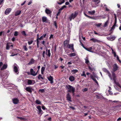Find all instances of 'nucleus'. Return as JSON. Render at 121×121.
Instances as JSON below:
<instances>
[{
	"label": "nucleus",
	"instance_id": "nucleus-1",
	"mask_svg": "<svg viewBox=\"0 0 121 121\" xmlns=\"http://www.w3.org/2000/svg\"><path fill=\"white\" fill-rule=\"evenodd\" d=\"M113 71L112 72V79L114 81V83L119 87L121 88V86H120L119 83L118 82H117V78L114 72H115L119 68L118 66L117 65V64H114L113 65Z\"/></svg>",
	"mask_w": 121,
	"mask_h": 121
},
{
	"label": "nucleus",
	"instance_id": "nucleus-2",
	"mask_svg": "<svg viewBox=\"0 0 121 121\" xmlns=\"http://www.w3.org/2000/svg\"><path fill=\"white\" fill-rule=\"evenodd\" d=\"M66 88L68 90V91L70 92H72V93L73 94L75 91V88L73 87L70 85H68L66 86Z\"/></svg>",
	"mask_w": 121,
	"mask_h": 121
},
{
	"label": "nucleus",
	"instance_id": "nucleus-3",
	"mask_svg": "<svg viewBox=\"0 0 121 121\" xmlns=\"http://www.w3.org/2000/svg\"><path fill=\"white\" fill-rule=\"evenodd\" d=\"M78 12L77 11H75L74 13H72L69 17V21H71L72 19H74L77 16Z\"/></svg>",
	"mask_w": 121,
	"mask_h": 121
},
{
	"label": "nucleus",
	"instance_id": "nucleus-4",
	"mask_svg": "<svg viewBox=\"0 0 121 121\" xmlns=\"http://www.w3.org/2000/svg\"><path fill=\"white\" fill-rule=\"evenodd\" d=\"M102 70L103 71L106 73L107 74H108L110 79L112 80V78L111 76V75L109 72L106 68H103L102 69Z\"/></svg>",
	"mask_w": 121,
	"mask_h": 121
},
{
	"label": "nucleus",
	"instance_id": "nucleus-5",
	"mask_svg": "<svg viewBox=\"0 0 121 121\" xmlns=\"http://www.w3.org/2000/svg\"><path fill=\"white\" fill-rule=\"evenodd\" d=\"M114 15L115 16L114 22V24L111 28L112 30L113 29L114 30L115 29V27L117 26V25H116L117 22V18L115 14H114Z\"/></svg>",
	"mask_w": 121,
	"mask_h": 121
},
{
	"label": "nucleus",
	"instance_id": "nucleus-6",
	"mask_svg": "<svg viewBox=\"0 0 121 121\" xmlns=\"http://www.w3.org/2000/svg\"><path fill=\"white\" fill-rule=\"evenodd\" d=\"M35 82V81L34 80L30 79H28L27 80V83L28 85H33Z\"/></svg>",
	"mask_w": 121,
	"mask_h": 121
},
{
	"label": "nucleus",
	"instance_id": "nucleus-7",
	"mask_svg": "<svg viewBox=\"0 0 121 121\" xmlns=\"http://www.w3.org/2000/svg\"><path fill=\"white\" fill-rule=\"evenodd\" d=\"M13 103L15 104H18L19 102V100L17 98H15L12 99Z\"/></svg>",
	"mask_w": 121,
	"mask_h": 121
},
{
	"label": "nucleus",
	"instance_id": "nucleus-8",
	"mask_svg": "<svg viewBox=\"0 0 121 121\" xmlns=\"http://www.w3.org/2000/svg\"><path fill=\"white\" fill-rule=\"evenodd\" d=\"M66 97L67 100L70 102L72 101L71 95L69 93H68L67 94Z\"/></svg>",
	"mask_w": 121,
	"mask_h": 121
},
{
	"label": "nucleus",
	"instance_id": "nucleus-9",
	"mask_svg": "<svg viewBox=\"0 0 121 121\" xmlns=\"http://www.w3.org/2000/svg\"><path fill=\"white\" fill-rule=\"evenodd\" d=\"M69 41L67 40H66L64 41V46L65 47H66V48H68V46L69 45H71V44H69Z\"/></svg>",
	"mask_w": 121,
	"mask_h": 121
},
{
	"label": "nucleus",
	"instance_id": "nucleus-10",
	"mask_svg": "<svg viewBox=\"0 0 121 121\" xmlns=\"http://www.w3.org/2000/svg\"><path fill=\"white\" fill-rule=\"evenodd\" d=\"M36 108L39 110L38 114H39L42 115L43 113V111H42L41 109V106L39 105Z\"/></svg>",
	"mask_w": 121,
	"mask_h": 121
},
{
	"label": "nucleus",
	"instance_id": "nucleus-11",
	"mask_svg": "<svg viewBox=\"0 0 121 121\" xmlns=\"http://www.w3.org/2000/svg\"><path fill=\"white\" fill-rule=\"evenodd\" d=\"M25 89L26 91L30 93H31L32 92V90H33L32 88L30 86L26 87Z\"/></svg>",
	"mask_w": 121,
	"mask_h": 121
},
{
	"label": "nucleus",
	"instance_id": "nucleus-12",
	"mask_svg": "<svg viewBox=\"0 0 121 121\" xmlns=\"http://www.w3.org/2000/svg\"><path fill=\"white\" fill-rule=\"evenodd\" d=\"M66 7V6L65 5H64L61 8L59 9L58 10V11L56 14V16H58L59 14H60L61 12V11L63 9Z\"/></svg>",
	"mask_w": 121,
	"mask_h": 121
},
{
	"label": "nucleus",
	"instance_id": "nucleus-13",
	"mask_svg": "<svg viewBox=\"0 0 121 121\" xmlns=\"http://www.w3.org/2000/svg\"><path fill=\"white\" fill-rule=\"evenodd\" d=\"M68 48L70 49L72 51V52H75L74 49V44H73L71 45H69L68 46Z\"/></svg>",
	"mask_w": 121,
	"mask_h": 121
},
{
	"label": "nucleus",
	"instance_id": "nucleus-14",
	"mask_svg": "<svg viewBox=\"0 0 121 121\" xmlns=\"http://www.w3.org/2000/svg\"><path fill=\"white\" fill-rule=\"evenodd\" d=\"M30 74L33 76L36 75L38 73L37 72L36 73H35V72L33 70V69H30Z\"/></svg>",
	"mask_w": 121,
	"mask_h": 121
},
{
	"label": "nucleus",
	"instance_id": "nucleus-15",
	"mask_svg": "<svg viewBox=\"0 0 121 121\" xmlns=\"http://www.w3.org/2000/svg\"><path fill=\"white\" fill-rule=\"evenodd\" d=\"M12 9L10 8H7L5 11V14L6 15L8 14L9 13L11 12Z\"/></svg>",
	"mask_w": 121,
	"mask_h": 121
},
{
	"label": "nucleus",
	"instance_id": "nucleus-16",
	"mask_svg": "<svg viewBox=\"0 0 121 121\" xmlns=\"http://www.w3.org/2000/svg\"><path fill=\"white\" fill-rule=\"evenodd\" d=\"M116 38V37L115 36L111 35L109 37H108L107 38V39L109 40L112 41L114 40Z\"/></svg>",
	"mask_w": 121,
	"mask_h": 121
},
{
	"label": "nucleus",
	"instance_id": "nucleus-17",
	"mask_svg": "<svg viewBox=\"0 0 121 121\" xmlns=\"http://www.w3.org/2000/svg\"><path fill=\"white\" fill-rule=\"evenodd\" d=\"M46 55L48 56V57H50L51 56V53L50 52V50L49 49L48 50L47 48H46Z\"/></svg>",
	"mask_w": 121,
	"mask_h": 121
},
{
	"label": "nucleus",
	"instance_id": "nucleus-18",
	"mask_svg": "<svg viewBox=\"0 0 121 121\" xmlns=\"http://www.w3.org/2000/svg\"><path fill=\"white\" fill-rule=\"evenodd\" d=\"M48 79L49 81H50V83L52 84L53 83V78L51 76H50L48 78Z\"/></svg>",
	"mask_w": 121,
	"mask_h": 121
},
{
	"label": "nucleus",
	"instance_id": "nucleus-19",
	"mask_svg": "<svg viewBox=\"0 0 121 121\" xmlns=\"http://www.w3.org/2000/svg\"><path fill=\"white\" fill-rule=\"evenodd\" d=\"M35 61V60L33 58H31L30 61L28 63V65H31L34 63Z\"/></svg>",
	"mask_w": 121,
	"mask_h": 121
},
{
	"label": "nucleus",
	"instance_id": "nucleus-20",
	"mask_svg": "<svg viewBox=\"0 0 121 121\" xmlns=\"http://www.w3.org/2000/svg\"><path fill=\"white\" fill-rule=\"evenodd\" d=\"M90 41H92L93 42L95 43V42H99V41L97 39H96L92 38L90 39Z\"/></svg>",
	"mask_w": 121,
	"mask_h": 121
},
{
	"label": "nucleus",
	"instance_id": "nucleus-21",
	"mask_svg": "<svg viewBox=\"0 0 121 121\" xmlns=\"http://www.w3.org/2000/svg\"><path fill=\"white\" fill-rule=\"evenodd\" d=\"M46 13L48 14H51L52 12L49 9H46L45 10Z\"/></svg>",
	"mask_w": 121,
	"mask_h": 121
},
{
	"label": "nucleus",
	"instance_id": "nucleus-22",
	"mask_svg": "<svg viewBox=\"0 0 121 121\" xmlns=\"http://www.w3.org/2000/svg\"><path fill=\"white\" fill-rule=\"evenodd\" d=\"M14 71L16 73H17L18 72V68L16 66H14L13 68Z\"/></svg>",
	"mask_w": 121,
	"mask_h": 121
},
{
	"label": "nucleus",
	"instance_id": "nucleus-23",
	"mask_svg": "<svg viewBox=\"0 0 121 121\" xmlns=\"http://www.w3.org/2000/svg\"><path fill=\"white\" fill-rule=\"evenodd\" d=\"M21 13V11L20 10H18L15 13V16H17L18 15H20Z\"/></svg>",
	"mask_w": 121,
	"mask_h": 121
},
{
	"label": "nucleus",
	"instance_id": "nucleus-24",
	"mask_svg": "<svg viewBox=\"0 0 121 121\" xmlns=\"http://www.w3.org/2000/svg\"><path fill=\"white\" fill-rule=\"evenodd\" d=\"M95 12V11L93 10V11H89L88 12V13L89 14H90L91 15H94Z\"/></svg>",
	"mask_w": 121,
	"mask_h": 121
},
{
	"label": "nucleus",
	"instance_id": "nucleus-25",
	"mask_svg": "<svg viewBox=\"0 0 121 121\" xmlns=\"http://www.w3.org/2000/svg\"><path fill=\"white\" fill-rule=\"evenodd\" d=\"M93 1L95 2V6H97L98 4L100 2V1L98 0H93Z\"/></svg>",
	"mask_w": 121,
	"mask_h": 121
},
{
	"label": "nucleus",
	"instance_id": "nucleus-26",
	"mask_svg": "<svg viewBox=\"0 0 121 121\" xmlns=\"http://www.w3.org/2000/svg\"><path fill=\"white\" fill-rule=\"evenodd\" d=\"M75 78L73 76H70L69 78V80L71 81H73L74 80Z\"/></svg>",
	"mask_w": 121,
	"mask_h": 121
},
{
	"label": "nucleus",
	"instance_id": "nucleus-27",
	"mask_svg": "<svg viewBox=\"0 0 121 121\" xmlns=\"http://www.w3.org/2000/svg\"><path fill=\"white\" fill-rule=\"evenodd\" d=\"M76 53L74 52L73 53H71L69 54V56L70 57H72L76 56Z\"/></svg>",
	"mask_w": 121,
	"mask_h": 121
},
{
	"label": "nucleus",
	"instance_id": "nucleus-28",
	"mask_svg": "<svg viewBox=\"0 0 121 121\" xmlns=\"http://www.w3.org/2000/svg\"><path fill=\"white\" fill-rule=\"evenodd\" d=\"M7 65L4 64L3 67L1 68V70H3L4 69H6L7 67Z\"/></svg>",
	"mask_w": 121,
	"mask_h": 121
},
{
	"label": "nucleus",
	"instance_id": "nucleus-29",
	"mask_svg": "<svg viewBox=\"0 0 121 121\" xmlns=\"http://www.w3.org/2000/svg\"><path fill=\"white\" fill-rule=\"evenodd\" d=\"M84 49L88 51L91 52H92L91 50L92 49V48L91 47H90L89 48H87L85 47V48H84Z\"/></svg>",
	"mask_w": 121,
	"mask_h": 121
},
{
	"label": "nucleus",
	"instance_id": "nucleus-30",
	"mask_svg": "<svg viewBox=\"0 0 121 121\" xmlns=\"http://www.w3.org/2000/svg\"><path fill=\"white\" fill-rule=\"evenodd\" d=\"M47 34H44L39 38L40 40H43L44 38H45Z\"/></svg>",
	"mask_w": 121,
	"mask_h": 121
},
{
	"label": "nucleus",
	"instance_id": "nucleus-31",
	"mask_svg": "<svg viewBox=\"0 0 121 121\" xmlns=\"http://www.w3.org/2000/svg\"><path fill=\"white\" fill-rule=\"evenodd\" d=\"M42 19L43 22H46L47 20V18L45 17H42Z\"/></svg>",
	"mask_w": 121,
	"mask_h": 121
},
{
	"label": "nucleus",
	"instance_id": "nucleus-32",
	"mask_svg": "<svg viewBox=\"0 0 121 121\" xmlns=\"http://www.w3.org/2000/svg\"><path fill=\"white\" fill-rule=\"evenodd\" d=\"M22 35L25 36L26 37L27 36V35L26 34V33L25 31H22L21 32Z\"/></svg>",
	"mask_w": 121,
	"mask_h": 121
},
{
	"label": "nucleus",
	"instance_id": "nucleus-33",
	"mask_svg": "<svg viewBox=\"0 0 121 121\" xmlns=\"http://www.w3.org/2000/svg\"><path fill=\"white\" fill-rule=\"evenodd\" d=\"M45 69V67L43 66L41 68V73L42 74H43V72L44 71Z\"/></svg>",
	"mask_w": 121,
	"mask_h": 121
},
{
	"label": "nucleus",
	"instance_id": "nucleus-34",
	"mask_svg": "<svg viewBox=\"0 0 121 121\" xmlns=\"http://www.w3.org/2000/svg\"><path fill=\"white\" fill-rule=\"evenodd\" d=\"M84 14L85 16H86V17H87L89 18L92 19H94V18L93 17H90V16H89L87 15V14H86L85 13H84Z\"/></svg>",
	"mask_w": 121,
	"mask_h": 121
},
{
	"label": "nucleus",
	"instance_id": "nucleus-35",
	"mask_svg": "<svg viewBox=\"0 0 121 121\" xmlns=\"http://www.w3.org/2000/svg\"><path fill=\"white\" fill-rule=\"evenodd\" d=\"M38 78L39 79H40L41 78L43 80V78L42 77V75L39 74L38 77Z\"/></svg>",
	"mask_w": 121,
	"mask_h": 121
},
{
	"label": "nucleus",
	"instance_id": "nucleus-36",
	"mask_svg": "<svg viewBox=\"0 0 121 121\" xmlns=\"http://www.w3.org/2000/svg\"><path fill=\"white\" fill-rule=\"evenodd\" d=\"M35 103L36 104H41V102L40 100H36L35 101Z\"/></svg>",
	"mask_w": 121,
	"mask_h": 121
},
{
	"label": "nucleus",
	"instance_id": "nucleus-37",
	"mask_svg": "<svg viewBox=\"0 0 121 121\" xmlns=\"http://www.w3.org/2000/svg\"><path fill=\"white\" fill-rule=\"evenodd\" d=\"M23 48L25 51H27L28 49L26 48V45H23Z\"/></svg>",
	"mask_w": 121,
	"mask_h": 121
},
{
	"label": "nucleus",
	"instance_id": "nucleus-38",
	"mask_svg": "<svg viewBox=\"0 0 121 121\" xmlns=\"http://www.w3.org/2000/svg\"><path fill=\"white\" fill-rule=\"evenodd\" d=\"M60 2H57V3L59 4H61L62 3H63L65 2V0H60Z\"/></svg>",
	"mask_w": 121,
	"mask_h": 121
},
{
	"label": "nucleus",
	"instance_id": "nucleus-39",
	"mask_svg": "<svg viewBox=\"0 0 121 121\" xmlns=\"http://www.w3.org/2000/svg\"><path fill=\"white\" fill-rule=\"evenodd\" d=\"M17 118L20 119L21 120H26V119L24 118H22V117H17Z\"/></svg>",
	"mask_w": 121,
	"mask_h": 121
},
{
	"label": "nucleus",
	"instance_id": "nucleus-40",
	"mask_svg": "<svg viewBox=\"0 0 121 121\" xmlns=\"http://www.w3.org/2000/svg\"><path fill=\"white\" fill-rule=\"evenodd\" d=\"M85 63L87 64H88L89 63V61L88 60V59L87 58V59H85Z\"/></svg>",
	"mask_w": 121,
	"mask_h": 121
},
{
	"label": "nucleus",
	"instance_id": "nucleus-41",
	"mask_svg": "<svg viewBox=\"0 0 121 121\" xmlns=\"http://www.w3.org/2000/svg\"><path fill=\"white\" fill-rule=\"evenodd\" d=\"M81 76L85 77H86V75L85 74V72L84 71L82 72V74L81 75Z\"/></svg>",
	"mask_w": 121,
	"mask_h": 121
},
{
	"label": "nucleus",
	"instance_id": "nucleus-42",
	"mask_svg": "<svg viewBox=\"0 0 121 121\" xmlns=\"http://www.w3.org/2000/svg\"><path fill=\"white\" fill-rule=\"evenodd\" d=\"M108 21H107L104 23V25L103 26V27H106L108 25Z\"/></svg>",
	"mask_w": 121,
	"mask_h": 121
},
{
	"label": "nucleus",
	"instance_id": "nucleus-43",
	"mask_svg": "<svg viewBox=\"0 0 121 121\" xmlns=\"http://www.w3.org/2000/svg\"><path fill=\"white\" fill-rule=\"evenodd\" d=\"M102 25L101 23H98L96 24V26L98 27H99L101 26Z\"/></svg>",
	"mask_w": 121,
	"mask_h": 121
},
{
	"label": "nucleus",
	"instance_id": "nucleus-44",
	"mask_svg": "<svg viewBox=\"0 0 121 121\" xmlns=\"http://www.w3.org/2000/svg\"><path fill=\"white\" fill-rule=\"evenodd\" d=\"M78 71V70L77 69H73L71 70V72H73L74 73H75L77 72Z\"/></svg>",
	"mask_w": 121,
	"mask_h": 121
},
{
	"label": "nucleus",
	"instance_id": "nucleus-45",
	"mask_svg": "<svg viewBox=\"0 0 121 121\" xmlns=\"http://www.w3.org/2000/svg\"><path fill=\"white\" fill-rule=\"evenodd\" d=\"M10 48L9 45V44L8 43H7V44L6 46V49L7 50H8Z\"/></svg>",
	"mask_w": 121,
	"mask_h": 121
},
{
	"label": "nucleus",
	"instance_id": "nucleus-46",
	"mask_svg": "<svg viewBox=\"0 0 121 121\" xmlns=\"http://www.w3.org/2000/svg\"><path fill=\"white\" fill-rule=\"evenodd\" d=\"M33 42V40H31L30 41H29L28 42V43L29 45H30L32 44Z\"/></svg>",
	"mask_w": 121,
	"mask_h": 121
},
{
	"label": "nucleus",
	"instance_id": "nucleus-47",
	"mask_svg": "<svg viewBox=\"0 0 121 121\" xmlns=\"http://www.w3.org/2000/svg\"><path fill=\"white\" fill-rule=\"evenodd\" d=\"M44 91V89H40L39 90V91L41 93H43Z\"/></svg>",
	"mask_w": 121,
	"mask_h": 121
},
{
	"label": "nucleus",
	"instance_id": "nucleus-48",
	"mask_svg": "<svg viewBox=\"0 0 121 121\" xmlns=\"http://www.w3.org/2000/svg\"><path fill=\"white\" fill-rule=\"evenodd\" d=\"M54 25L55 26L56 28H57V23L56 21H54Z\"/></svg>",
	"mask_w": 121,
	"mask_h": 121
},
{
	"label": "nucleus",
	"instance_id": "nucleus-49",
	"mask_svg": "<svg viewBox=\"0 0 121 121\" xmlns=\"http://www.w3.org/2000/svg\"><path fill=\"white\" fill-rule=\"evenodd\" d=\"M18 35V32L17 31H15L14 33V35L15 36H17Z\"/></svg>",
	"mask_w": 121,
	"mask_h": 121
},
{
	"label": "nucleus",
	"instance_id": "nucleus-50",
	"mask_svg": "<svg viewBox=\"0 0 121 121\" xmlns=\"http://www.w3.org/2000/svg\"><path fill=\"white\" fill-rule=\"evenodd\" d=\"M3 73L1 72H0V75L1 77L2 78L4 76V75L3 74Z\"/></svg>",
	"mask_w": 121,
	"mask_h": 121
},
{
	"label": "nucleus",
	"instance_id": "nucleus-51",
	"mask_svg": "<svg viewBox=\"0 0 121 121\" xmlns=\"http://www.w3.org/2000/svg\"><path fill=\"white\" fill-rule=\"evenodd\" d=\"M92 74L93 75V76H94L95 77L97 78V75L94 72H93Z\"/></svg>",
	"mask_w": 121,
	"mask_h": 121
},
{
	"label": "nucleus",
	"instance_id": "nucleus-52",
	"mask_svg": "<svg viewBox=\"0 0 121 121\" xmlns=\"http://www.w3.org/2000/svg\"><path fill=\"white\" fill-rule=\"evenodd\" d=\"M42 109H43V110H45V109H47L46 108L45 106L43 105L42 106Z\"/></svg>",
	"mask_w": 121,
	"mask_h": 121
},
{
	"label": "nucleus",
	"instance_id": "nucleus-53",
	"mask_svg": "<svg viewBox=\"0 0 121 121\" xmlns=\"http://www.w3.org/2000/svg\"><path fill=\"white\" fill-rule=\"evenodd\" d=\"M93 80L94 81V82H95L96 83H97V84H98V82L97 81V80H96V79L95 78H94Z\"/></svg>",
	"mask_w": 121,
	"mask_h": 121
},
{
	"label": "nucleus",
	"instance_id": "nucleus-54",
	"mask_svg": "<svg viewBox=\"0 0 121 121\" xmlns=\"http://www.w3.org/2000/svg\"><path fill=\"white\" fill-rule=\"evenodd\" d=\"M80 44H81V46H82L83 48H85V47L84 46L83 44L82 43V42L81 41H80Z\"/></svg>",
	"mask_w": 121,
	"mask_h": 121
},
{
	"label": "nucleus",
	"instance_id": "nucleus-55",
	"mask_svg": "<svg viewBox=\"0 0 121 121\" xmlns=\"http://www.w3.org/2000/svg\"><path fill=\"white\" fill-rule=\"evenodd\" d=\"M88 67L89 68V69L91 70V71H92L93 70V68L91 67V66H88Z\"/></svg>",
	"mask_w": 121,
	"mask_h": 121
},
{
	"label": "nucleus",
	"instance_id": "nucleus-56",
	"mask_svg": "<svg viewBox=\"0 0 121 121\" xmlns=\"http://www.w3.org/2000/svg\"><path fill=\"white\" fill-rule=\"evenodd\" d=\"M39 39H36V41L37 42V44H39Z\"/></svg>",
	"mask_w": 121,
	"mask_h": 121
},
{
	"label": "nucleus",
	"instance_id": "nucleus-57",
	"mask_svg": "<svg viewBox=\"0 0 121 121\" xmlns=\"http://www.w3.org/2000/svg\"><path fill=\"white\" fill-rule=\"evenodd\" d=\"M15 38L14 37H13L12 38V40L13 42H14L15 40Z\"/></svg>",
	"mask_w": 121,
	"mask_h": 121
},
{
	"label": "nucleus",
	"instance_id": "nucleus-58",
	"mask_svg": "<svg viewBox=\"0 0 121 121\" xmlns=\"http://www.w3.org/2000/svg\"><path fill=\"white\" fill-rule=\"evenodd\" d=\"M88 90V89L86 88H85L83 90V91H86Z\"/></svg>",
	"mask_w": 121,
	"mask_h": 121
},
{
	"label": "nucleus",
	"instance_id": "nucleus-59",
	"mask_svg": "<svg viewBox=\"0 0 121 121\" xmlns=\"http://www.w3.org/2000/svg\"><path fill=\"white\" fill-rule=\"evenodd\" d=\"M53 35H50V36L49 38L50 39H51L52 38H53Z\"/></svg>",
	"mask_w": 121,
	"mask_h": 121
},
{
	"label": "nucleus",
	"instance_id": "nucleus-60",
	"mask_svg": "<svg viewBox=\"0 0 121 121\" xmlns=\"http://www.w3.org/2000/svg\"><path fill=\"white\" fill-rule=\"evenodd\" d=\"M90 77L93 80V79L95 78L94 77V76H93V75H91L90 76Z\"/></svg>",
	"mask_w": 121,
	"mask_h": 121
},
{
	"label": "nucleus",
	"instance_id": "nucleus-61",
	"mask_svg": "<svg viewBox=\"0 0 121 121\" xmlns=\"http://www.w3.org/2000/svg\"><path fill=\"white\" fill-rule=\"evenodd\" d=\"M45 41L44 40L43 41L41 42V43L43 45H45Z\"/></svg>",
	"mask_w": 121,
	"mask_h": 121
},
{
	"label": "nucleus",
	"instance_id": "nucleus-62",
	"mask_svg": "<svg viewBox=\"0 0 121 121\" xmlns=\"http://www.w3.org/2000/svg\"><path fill=\"white\" fill-rule=\"evenodd\" d=\"M14 54V53H12V54L11 55V56H15L16 55H17V54Z\"/></svg>",
	"mask_w": 121,
	"mask_h": 121
},
{
	"label": "nucleus",
	"instance_id": "nucleus-63",
	"mask_svg": "<svg viewBox=\"0 0 121 121\" xmlns=\"http://www.w3.org/2000/svg\"><path fill=\"white\" fill-rule=\"evenodd\" d=\"M72 62L71 61H70L69 62H68L67 64H68V65H69L70 64H72Z\"/></svg>",
	"mask_w": 121,
	"mask_h": 121
},
{
	"label": "nucleus",
	"instance_id": "nucleus-64",
	"mask_svg": "<svg viewBox=\"0 0 121 121\" xmlns=\"http://www.w3.org/2000/svg\"><path fill=\"white\" fill-rule=\"evenodd\" d=\"M26 2V1H24L21 4V5L22 6H23V5Z\"/></svg>",
	"mask_w": 121,
	"mask_h": 121
}]
</instances>
